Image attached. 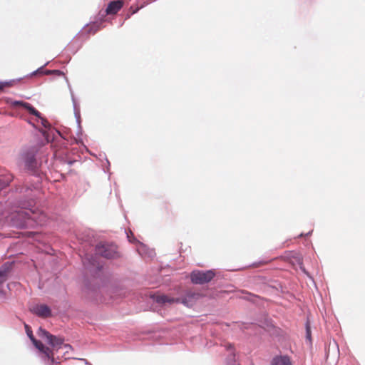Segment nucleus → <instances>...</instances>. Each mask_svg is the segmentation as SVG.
I'll use <instances>...</instances> for the list:
<instances>
[{"mask_svg": "<svg viewBox=\"0 0 365 365\" xmlns=\"http://www.w3.org/2000/svg\"><path fill=\"white\" fill-rule=\"evenodd\" d=\"M61 130V133H63V137L65 135H69V137H74L72 134L71 129L69 128L63 127Z\"/></svg>", "mask_w": 365, "mask_h": 365, "instance_id": "nucleus-26", "label": "nucleus"}, {"mask_svg": "<svg viewBox=\"0 0 365 365\" xmlns=\"http://www.w3.org/2000/svg\"><path fill=\"white\" fill-rule=\"evenodd\" d=\"M38 76L36 70L32 71L31 73H30L29 74H28L27 76H26V77L27 76H29V77H31V76Z\"/></svg>", "mask_w": 365, "mask_h": 365, "instance_id": "nucleus-34", "label": "nucleus"}, {"mask_svg": "<svg viewBox=\"0 0 365 365\" xmlns=\"http://www.w3.org/2000/svg\"><path fill=\"white\" fill-rule=\"evenodd\" d=\"M266 263H267V261H259V262H254L252 264H250V265H249L247 267H257L259 264H266Z\"/></svg>", "mask_w": 365, "mask_h": 365, "instance_id": "nucleus-31", "label": "nucleus"}, {"mask_svg": "<svg viewBox=\"0 0 365 365\" xmlns=\"http://www.w3.org/2000/svg\"><path fill=\"white\" fill-rule=\"evenodd\" d=\"M37 334L39 337L45 339L47 341L48 338L51 337L52 334L40 327L38 329Z\"/></svg>", "mask_w": 365, "mask_h": 365, "instance_id": "nucleus-22", "label": "nucleus"}, {"mask_svg": "<svg viewBox=\"0 0 365 365\" xmlns=\"http://www.w3.org/2000/svg\"><path fill=\"white\" fill-rule=\"evenodd\" d=\"M33 345L35 346L36 349L38 350L40 353L42 354L41 358L42 360L47 365H58L59 361H57L58 357L56 359L53 356V351L43 344L42 341L38 340L36 339H34L32 341Z\"/></svg>", "mask_w": 365, "mask_h": 365, "instance_id": "nucleus-6", "label": "nucleus"}, {"mask_svg": "<svg viewBox=\"0 0 365 365\" xmlns=\"http://www.w3.org/2000/svg\"><path fill=\"white\" fill-rule=\"evenodd\" d=\"M214 269H195L190 272V278L193 284L203 285L211 282L215 277Z\"/></svg>", "mask_w": 365, "mask_h": 365, "instance_id": "nucleus-5", "label": "nucleus"}, {"mask_svg": "<svg viewBox=\"0 0 365 365\" xmlns=\"http://www.w3.org/2000/svg\"><path fill=\"white\" fill-rule=\"evenodd\" d=\"M49 63L48 61H47L46 63H44L43 66H40L36 70L38 76H43V75H51V71L48 69H46L45 67Z\"/></svg>", "mask_w": 365, "mask_h": 365, "instance_id": "nucleus-20", "label": "nucleus"}, {"mask_svg": "<svg viewBox=\"0 0 365 365\" xmlns=\"http://www.w3.org/2000/svg\"><path fill=\"white\" fill-rule=\"evenodd\" d=\"M24 328H25V331H26L27 336L29 337L30 341H32L34 339H36V337L34 336V335L33 334V331L31 329V327L29 324L25 323L24 324Z\"/></svg>", "mask_w": 365, "mask_h": 365, "instance_id": "nucleus-23", "label": "nucleus"}, {"mask_svg": "<svg viewBox=\"0 0 365 365\" xmlns=\"http://www.w3.org/2000/svg\"><path fill=\"white\" fill-rule=\"evenodd\" d=\"M50 71L51 74H56L58 76H63L65 75L62 71L58 69L50 70Z\"/></svg>", "mask_w": 365, "mask_h": 365, "instance_id": "nucleus-29", "label": "nucleus"}, {"mask_svg": "<svg viewBox=\"0 0 365 365\" xmlns=\"http://www.w3.org/2000/svg\"><path fill=\"white\" fill-rule=\"evenodd\" d=\"M312 230H311V231L308 232H307V233H306V234L301 233V234L298 236V237H302L303 236H309V235H312Z\"/></svg>", "mask_w": 365, "mask_h": 365, "instance_id": "nucleus-32", "label": "nucleus"}, {"mask_svg": "<svg viewBox=\"0 0 365 365\" xmlns=\"http://www.w3.org/2000/svg\"><path fill=\"white\" fill-rule=\"evenodd\" d=\"M71 140H74V141L78 144L80 141H82V138H71Z\"/></svg>", "mask_w": 365, "mask_h": 365, "instance_id": "nucleus-38", "label": "nucleus"}, {"mask_svg": "<svg viewBox=\"0 0 365 365\" xmlns=\"http://www.w3.org/2000/svg\"><path fill=\"white\" fill-rule=\"evenodd\" d=\"M59 138H38V141L34 145H27L22 148L20 153V160L24 164V169L31 175L38 178L39 182L41 179V172L38 169L37 155L44 154L45 147H53Z\"/></svg>", "mask_w": 365, "mask_h": 365, "instance_id": "nucleus-2", "label": "nucleus"}, {"mask_svg": "<svg viewBox=\"0 0 365 365\" xmlns=\"http://www.w3.org/2000/svg\"><path fill=\"white\" fill-rule=\"evenodd\" d=\"M64 347H65V348H69V349H70V348H71V346L70 344H65V345H64Z\"/></svg>", "mask_w": 365, "mask_h": 365, "instance_id": "nucleus-40", "label": "nucleus"}, {"mask_svg": "<svg viewBox=\"0 0 365 365\" xmlns=\"http://www.w3.org/2000/svg\"><path fill=\"white\" fill-rule=\"evenodd\" d=\"M46 342L53 349H59L62 347V345L63 344L64 339L51 334V337L48 338Z\"/></svg>", "mask_w": 365, "mask_h": 365, "instance_id": "nucleus-16", "label": "nucleus"}, {"mask_svg": "<svg viewBox=\"0 0 365 365\" xmlns=\"http://www.w3.org/2000/svg\"><path fill=\"white\" fill-rule=\"evenodd\" d=\"M200 294L192 291H187L181 297H176L175 303L182 304L184 306L191 308L200 298Z\"/></svg>", "mask_w": 365, "mask_h": 365, "instance_id": "nucleus-7", "label": "nucleus"}, {"mask_svg": "<svg viewBox=\"0 0 365 365\" xmlns=\"http://www.w3.org/2000/svg\"><path fill=\"white\" fill-rule=\"evenodd\" d=\"M71 101L73 103L74 116H75L76 122L77 124L76 135H77V137H80L83 134V129L81 127V118L80 107L77 103L75 96H73V99H71Z\"/></svg>", "mask_w": 365, "mask_h": 365, "instance_id": "nucleus-11", "label": "nucleus"}, {"mask_svg": "<svg viewBox=\"0 0 365 365\" xmlns=\"http://www.w3.org/2000/svg\"><path fill=\"white\" fill-rule=\"evenodd\" d=\"M305 337L306 340L309 341V343L312 344V331L309 320L305 322Z\"/></svg>", "mask_w": 365, "mask_h": 365, "instance_id": "nucleus-21", "label": "nucleus"}, {"mask_svg": "<svg viewBox=\"0 0 365 365\" xmlns=\"http://www.w3.org/2000/svg\"><path fill=\"white\" fill-rule=\"evenodd\" d=\"M227 349L229 351H233L234 347L231 344H227Z\"/></svg>", "mask_w": 365, "mask_h": 365, "instance_id": "nucleus-36", "label": "nucleus"}, {"mask_svg": "<svg viewBox=\"0 0 365 365\" xmlns=\"http://www.w3.org/2000/svg\"><path fill=\"white\" fill-rule=\"evenodd\" d=\"M6 102L7 104H10L11 106V107H13V108H16L17 106H19V107H21L23 108H24L25 104L26 103V101H18V100H13L11 98H7L6 99Z\"/></svg>", "mask_w": 365, "mask_h": 365, "instance_id": "nucleus-17", "label": "nucleus"}, {"mask_svg": "<svg viewBox=\"0 0 365 365\" xmlns=\"http://www.w3.org/2000/svg\"><path fill=\"white\" fill-rule=\"evenodd\" d=\"M31 311L33 314L41 318L50 317L52 315L51 309L45 304L35 305Z\"/></svg>", "mask_w": 365, "mask_h": 365, "instance_id": "nucleus-12", "label": "nucleus"}, {"mask_svg": "<svg viewBox=\"0 0 365 365\" xmlns=\"http://www.w3.org/2000/svg\"><path fill=\"white\" fill-rule=\"evenodd\" d=\"M24 109L27 110L29 112V113L31 115L34 114L35 113V111L37 110L31 103H29L28 102H26V103L25 104Z\"/></svg>", "mask_w": 365, "mask_h": 365, "instance_id": "nucleus-24", "label": "nucleus"}, {"mask_svg": "<svg viewBox=\"0 0 365 365\" xmlns=\"http://www.w3.org/2000/svg\"><path fill=\"white\" fill-rule=\"evenodd\" d=\"M123 0L110 1L106 9L100 10L96 15L91 17L90 22L85 24L78 34H95L105 26L103 24L106 21V16L116 14L123 8Z\"/></svg>", "mask_w": 365, "mask_h": 365, "instance_id": "nucleus-4", "label": "nucleus"}, {"mask_svg": "<svg viewBox=\"0 0 365 365\" xmlns=\"http://www.w3.org/2000/svg\"><path fill=\"white\" fill-rule=\"evenodd\" d=\"M68 165H72L74 163L76 162V160H67L66 161Z\"/></svg>", "mask_w": 365, "mask_h": 365, "instance_id": "nucleus-35", "label": "nucleus"}, {"mask_svg": "<svg viewBox=\"0 0 365 365\" xmlns=\"http://www.w3.org/2000/svg\"><path fill=\"white\" fill-rule=\"evenodd\" d=\"M127 238L130 242L135 243L138 245V242L133 239V237H135L134 235L130 231V234L126 233Z\"/></svg>", "mask_w": 365, "mask_h": 365, "instance_id": "nucleus-28", "label": "nucleus"}, {"mask_svg": "<svg viewBox=\"0 0 365 365\" xmlns=\"http://www.w3.org/2000/svg\"><path fill=\"white\" fill-rule=\"evenodd\" d=\"M106 160L107 168H106V169H104V172L107 173L109 170V168H110V163L109 160L107 158Z\"/></svg>", "mask_w": 365, "mask_h": 365, "instance_id": "nucleus-33", "label": "nucleus"}, {"mask_svg": "<svg viewBox=\"0 0 365 365\" xmlns=\"http://www.w3.org/2000/svg\"><path fill=\"white\" fill-rule=\"evenodd\" d=\"M62 139H63V140H66L67 141H68V138H62Z\"/></svg>", "mask_w": 365, "mask_h": 365, "instance_id": "nucleus-42", "label": "nucleus"}, {"mask_svg": "<svg viewBox=\"0 0 365 365\" xmlns=\"http://www.w3.org/2000/svg\"><path fill=\"white\" fill-rule=\"evenodd\" d=\"M81 361H83L85 363V364H86V365H92V364H91V363H90L87 359H81Z\"/></svg>", "mask_w": 365, "mask_h": 365, "instance_id": "nucleus-37", "label": "nucleus"}, {"mask_svg": "<svg viewBox=\"0 0 365 365\" xmlns=\"http://www.w3.org/2000/svg\"><path fill=\"white\" fill-rule=\"evenodd\" d=\"M270 365H292L291 358L287 354L276 355L272 359Z\"/></svg>", "mask_w": 365, "mask_h": 365, "instance_id": "nucleus-14", "label": "nucleus"}, {"mask_svg": "<svg viewBox=\"0 0 365 365\" xmlns=\"http://www.w3.org/2000/svg\"><path fill=\"white\" fill-rule=\"evenodd\" d=\"M24 189V187L17 188L16 191L19 192H22Z\"/></svg>", "mask_w": 365, "mask_h": 365, "instance_id": "nucleus-39", "label": "nucleus"}, {"mask_svg": "<svg viewBox=\"0 0 365 365\" xmlns=\"http://www.w3.org/2000/svg\"><path fill=\"white\" fill-rule=\"evenodd\" d=\"M13 262H6L0 267V284L6 279L7 274L12 269Z\"/></svg>", "mask_w": 365, "mask_h": 365, "instance_id": "nucleus-15", "label": "nucleus"}, {"mask_svg": "<svg viewBox=\"0 0 365 365\" xmlns=\"http://www.w3.org/2000/svg\"><path fill=\"white\" fill-rule=\"evenodd\" d=\"M151 299L157 304L164 305L165 304H173L175 303L176 298L170 297L166 294H153L150 296Z\"/></svg>", "mask_w": 365, "mask_h": 365, "instance_id": "nucleus-13", "label": "nucleus"}, {"mask_svg": "<svg viewBox=\"0 0 365 365\" xmlns=\"http://www.w3.org/2000/svg\"><path fill=\"white\" fill-rule=\"evenodd\" d=\"M155 1L156 0H136L135 3L130 6L128 12L125 14V19H128L132 15L136 14L140 9Z\"/></svg>", "mask_w": 365, "mask_h": 365, "instance_id": "nucleus-9", "label": "nucleus"}, {"mask_svg": "<svg viewBox=\"0 0 365 365\" xmlns=\"http://www.w3.org/2000/svg\"><path fill=\"white\" fill-rule=\"evenodd\" d=\"M32 115L37 118L38 122L40 121L42 127H46L48 125V120L43 118L42 114L38 110H36L35 113Z\"/></svg>", "mask_w": 365, "mask_h": 365, "instance_id": "nucleus-19", "label": "nucleus"}, {"mask_svg": "<svg viewBox=\"0 0 365 365\" xmlns=\"http://www.w3.org/2000/svg\"><path fill=\"white\" fill-rule=\"evenodd\" d=\"M36 200L33 197H20L13 202L15 210L11 216V223L16 228H27L33 223L31 214L36 211Z\"/></svg>", "mask_w": 365, "mask_h": 365, "instance_id": "nucleus-3", "label": "nucleus"}, {"mask_svg": "<svg viewBox=\"0 0 365 365\" xmlns=\"http://www.w3.org/2000/svg\"><path fill=\"white\" fill-rule=\"evenodd\" d=\"M28 123L31 124L35 129L38 130V132L42 135V137H63V133H61L60 128L53 127L49 122L48 125L43 127L42 128H37L31 120H28Z\"/></svg>", "mask_w": 365, "mask_h": 365, "instance_id": "nucleus-8", "label": "nucleus"}, {"mask_svg": "<svg viewBox=\"0 0 365 365\" xmlns=\"http://www.w3.org/2000/svg\"><path fill=\"white\" fill-rule=\"evenodd\" d=\"M21 79V78H19L18 79L0 81V93L4 90V88L13 86L15 82L20 81Z\"/></svg>", "mask_w": 365, "mask_h": 365, "instance_id": "nucleus-18", "label": "nucleus"}, {"mask_svg": "<svg viewBox=\"0 0 365 365\" xmlns=\"http://www.w3.org/2000/svg\"><path fill=\"white\" fill-rule=\"evenodd\" d=\"M296 260H297V264L299 265V267L301 269V270L304 272V273H307L305 268L303 266V262H302V259L299 257H296Z\"/></svg>", "mask_w": 365, "mask_h": 365, "instance_id": "nucleus-27", "label": "nucleus"}, {"mask_svg": "<svg viewBox=\"0 0 365 365\" xmlns=\"http://www.w3.org/2000/svg\"><path fill=\"white\" fill-rule=\"evenodd\" d=\"M227 365H239L237 364L235 361V356L234 353H232L227 358Z\"/></svg>", "mask_w": 365, "mask_h": 365, "instance_id": "nucleus-25", "label": "nucleus"}, {"mask_svg": "<svg viewBox=\"0 0 365 365\" xmlns=\"http://www.w3.org/2000/svg\"><path fill=\"white\" fill-rule=\"evenodd\" d=\"M65 79H66V82H67V84H68V89H69V91H70V93H71V99H73V96H75V95H74V93H73V89H72V87H71V84H70L69 81H68V78H67V77H65Z\"/></svg>", "mask_w": 365, "mask_h": 365, "instance_id": "nucleus-30", "label": "nucleus"}, {"mask_svg": "<svg viewBox=\"0 0 365 365\" xmlns=\"http://www.w3.org/2000/svg\"><path fill=\"white\" fill-rule=\"evenodd\" d=\"M98 256L111 259L119 258L120 255L118 252L116 245L100 242L95 246L94 255L86 254L85 257L83 258V267L90 277L87 274L83 275L82 292L88 299L95 302H98L102 299L101 277L103 273V265L98 262Z\"/></svg>", "mask_w": 365, "mask_h": 365, "instance_id": "nucleus-1", "label": "nucleus"}, {"mask_svg": "<svg viewBox=\"0 0 365 365\" xmlns=\"http://www.w3.org/2000/svg\"><path fill=\"white\" fill-rule=\"evenodd\" d=\"M245 267H243L244 269ZM242 269V268H237V269H232V271H238V270H241Z\"/></svg>", "mask_w": 365, "mask_h": 365, "instance_id": "nucleus-41", "label": "nucleus"}, {"mask_svg": "<svg viewBox=\"0 0 365 365\" xmlns=\"http://www.w3.org/2000/svg\"><path fill=\"white\" fill-rule=\"evenodd\" d=\"M133 239L138 242L136 247V251L142 257L153 258L155 256V252L154 249L148 247L145 244L140 242L135 237Z\"/></svg>", "mask_w": 365, "mask_h": 365, "instance_id": "nucleus-10", "label": "nucleus"}]
</instances>
